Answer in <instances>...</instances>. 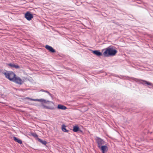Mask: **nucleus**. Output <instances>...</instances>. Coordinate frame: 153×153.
<instances>
[{
  "label": "nucleus",
  "mask_w": 153,
  "mask_h": 153,
  "mask_svg": "<svg viewBox=\"0 0 153 153\" xmlns=\"http://www.w3.org/2000/svg\"><path fill=\"white\" fill-rule=\"evenodd\" d=\"M40 91L46 92L51 97H52V94H51L47 90H45L43 89H42L40 90Z\"/></svg>",
  "instance_id": "a211bd4d"
},
{
  "label": "nucleus",
  "mask_w": 153,
  "mask_h": 153,
  "mask_svg": "<svg viewBox=\"0 0 153 153\" xmlns=\"http://www.w3.org/2000/svg\"><path fill=\"white\" fill-rule=\"evenodd\" d=\"M57 108L58 109L62 110H65L67 109L66 106L62 104H59L57 106Z\"/></svg>",
  "instance_id": "ddd939ff"
},
{
  "label": "nucleus",
  "mask_w": 153,
  "mask_h": 153,
  "mask_svg": "<svg viewBox=\"0 0 153 153\" xmlns=\"http://www.w3.org/2000/svg\"><path fill=\"white\" fill-rule=\"evenodd\" d=\"M41 108L42 109H47L50 110L55 109L54 107H49L45 105L44 104L42 103V105H40Z\"/></svg>",
  "instance_id": "f8f14e48"
},
{
  "label": "nucleus",
  "mask_w": 153,
  "mask_h": 153,
  "mask_svg": "<svg viewBox=\"0 0 153 153\" xmlns=\"http://www.w3.org/2000/svg\"><path fill=\"white\" fill-rule=\"evenodd\" d=\"M90 51H91L93 54L96 55L98 56H100L102 55V52H100L98 50H93L91 49H90Z\"/></svg>",
  "instance_id": "1a4fd4ad"
},
{
  "label": "nucleus",
  "mask_w": 153,
  "mask_h": 153,
  "mask_svg": "<svg viewBox=\"0 0 153 153\" xmlns=\"http://www.w3.org/2000/svg\"><path fill=\"white\" fill-rule=\"evenodd\" d=\"M36 140L44 145H46V144L47 143V141L45 140H43L39 138H36Z\"/></svg>",
  "instance_id": "2eb2a0df"
},
{
  "label": "nucleus",
  "mask_w": 153,
  "mask_h": 153,
  "mask_svg": "<svg viewBox=\"0 0 153 153\" xmlns=\"http://www.w3.org/2000/svg\"><path fill=\"white\" fill-rule=\"evenodd\" d=\"M73 131L75 132H81L83 133L82 130H81L79 127L78 125H76L75 126H73V128L72 129Z\"/></svg>",
  "instance_id": "6e6552de"
},
{
  "label": "nucleus",
  "mask_w": 153,
  "mask_h": 153,
  "mask_svg": "<svg viewBox=\"0 0 153 153\" xmlns=\"http://www.w3.org/2000/svg\"><path fill=\"white\" fill-rule=\"evenodd\" d=\"M88 109H89L88 108H87V109H86V110H85V111H87L88 110Z\"/></svg>",
  "instance_id": "4be33fe9"
},
{
  "label": "nucleus",
  "mask_w": 153,
  "mask_h": 153,
  "mask_svg": "<svg viewBox=\"0 0 153 153\" xmlns=\"http://www.w3.org/2000/svg\"><path fill=\"white\" fill-rule=\"evenodd\" d=\"M101 151L102 153H106L108 150V148L106 145H104L98 147Z\"/></svg>",
  "instance_id": "0eeeda50"
},
{
  "label": "nucleus",
  "mask_w": 153,
  "mask_h": 153,
  "mask_svg": "<svg viewBox=\"0 0 153 153\" xmlns=\"http://www.w3.org/2000/svg\"><path fill=\"white\" fill-rule=\"evenodd\" d=\"M25 99H29V100H31V99H32V98H29L28 97H26L25 98Z\"/></svg>",
  "instance_id": "412c9836"
},
{
  "label": "nucleus",
  "mask_w": 153,
  "mask_h": 153,
  "mask_svg": "<svg viewBox=\"0 0 153 153\" xmlns=\"http://www.w3.org/2000/svg\"><path fill=\"white\" fill-rule=\"evenodd\" d=\"M31 135L34 137L35 138H36V139L37 138H39L38 137V135L37 134H36V133L31 132L30 133Z\"/></svg>",
  "instance_id": "6ab92c4d"
},
{
  "label": "nucleus",
  "mask_w": 153,
  "mask_h": 153,
  "mask_svg": "<svg viewBox=\"0 0 153 153\" xmlns=\"http://www.w3.org/2000/svg\"><path fill=\"white\" fill-rule=\"evenodd\" d=\"M12 82L20 85H22L24 82V81L19 77L17 75L14 78L12 79Z\"/></svg>",
  "instance_id": "39448f33"
},
{
  "label": "nucleus",
  "mask_w": 153,
  "mask_h": 153,
  "mask_svg": "<svg viewBox=\"0 0 153 153\" xmlns=\"http://www.w3.org/2000/svg\"><path fill=\"white\" fill-rule=\"evenodd\" d=\"M25 18L28 21L31 20L33 17V16L32 13L29 11L26 12L25 14Z\"/></svg>",
  "instance_id": "423d86ee"
},
{
  "label": "nucleus",
  "mask_w": 153,
  "mask_h": 153,
  "mask_svg": "<svg viewBox=\"0 0 153 153\" xmlns=\"http://www.w3.org/2000/svg\"><path fill=\"white\" fill-rule=\"evenodd\" d=\"M31 100H33L34 101H38L39 102V99H31Z\"/></svg>",
  "instance_id": "aec40b11"
},
{
  "label": "nucleus",
  "mask_w": 153,
  "mask_h": 153,
  "mask_svg": "<svg viewBox=\"0 0 153 153\" xmlns=\"http://www.w3.org/2000/svg\"><path fill=\"white\" fill-rule=\"evenodd\" d=\"M131 79L134 81L136 82H139L143 85H145L146 84L150 86H151V88H153V85L152 84L149 82H148L147 81L145 80L139 79H138L133 77H132Z\"/></svg>",
  "instance_id": "7ed1b4c3"
},
{
  "label": "nucleus",
  "mask_w": 153,
  "mask_h": 153,
  "mask_svg": "<svg viewBox=\"0 0 153 153\" xmlns=\"http://www.w3.org/2000/svg\"><path fill=\"white\" fill-rule=\"evenodd\" d=\"M13 140L16 142H17L18 143L21 144L22 143V141L20 139L16 137H13Z\"/></svg>",
  "instance_id": "4468645a"
},
{
  "label": "nucleus",
  "mask_w": 153,
  "mask_h": 153,
  "mask_svg": "<svg viewBox=\"0 0 153 153\" xmlns=\"http://www.w3.org/2000/svg\"><path fill=\"white\" fill-rule=\"evenodd\" d=\"M115 47H111L110 46L102 50L105 51L103 53V55L105 57H109L115 56L117 52V51L114 48Z\"/></svg>",
  "instance_id": "f257e3e1"
},
{
  "label": "nucleus",
  "mask_w": 153,
  "mask_h": 153,
  "mask_svg": "<svg viewBox=\"0 0 153 153\" xmlns=\"http://www.w3.org/2000/svg\"><path fill=\"white\" fill-rule=\"evenodd\" d=\"M45 48L49 51V52L54 53L56 52V51L52 47L48 45H46L45 46Z\"/></svg>",
  "instance_id": "9d476101"
},
{
  "label": "nucleus",
  "mask_w": 153,
  "mask_h": 153,
  "mask_svg": "<svg viewBox=\"0 0 153 153\" xmlns=\"http://www.w3.org/2000/svg\"><path fill=\"white\" fill-rule=\"evenodd\" d=\"M96 143L97 144V147H99L104 145H107V143L102 139L96 136L95 138Z\"/></svg>",
  "instance_id": "20e7f679"
},
{
  "label": "nucleus",
  "mask_w": 153,
  "mask_h": 153,
  "mask_svg": "<svg viewBox=\"0 0 153 153\" xmlns=\"http://www.w3.org/2000/svg\"><path fill=\"white\" fill-rule=\"evenodd\" d=\"M39 102H44L45 103H47L48 102H51L52 103L54 104L53 102L49 101L48 100H45L43 99H39Z\"/></svg>",
  "instance_id": "f3484780"
},
{
  "label": "nucleus",
  "mask_w": 153,
  "mask_h": 153,
  "mask_svg": "<svg viewBox=\"0 0 153 153\" xmlns=\"http://www.w3.org/2000/svg\"><path fill=\"white\" fill-rule=\"evenodd\" d=\"M7 65L10 67L11 68H14L16 69L20 68V67L19 65L17 64H14L13 63H7Z\"/></svg>",
  "instance_id": "9b49d317"
},
{
  "label": "nucleus",
  "mask_w": 153,
  "mask_h": 153,
  "mask_svg": "<svg viewBox=\"0 0 153 153\" xmlns=\"http://www.w3.org/2000/svg\"><path fill=\"white\" fill-rule=\"evenodd\" d=\"M62 130L65 132H68L69 130H67L66 128V126L65 124H63L62 125Z\"/></svg>",
  "instance_id": "dca6fc26"
},
{
  "label": "nucleus",
  "mask_w": 153,
  "mask_h": 153,
  "mask_svg": "<svg viewBox=\"0 0 153 153\" xmlns=\"http://www.w3.org/2000/svg\"><path fill=\"white\" fill-rule=\"evenodd\" d=\"M3 74L5 76V77L11 81H12V79L14 78L16 76V74L12 71H8L7 72H5Z\"/></svg>",
  "instance_id": "f03ea898"
}]
</instances>
